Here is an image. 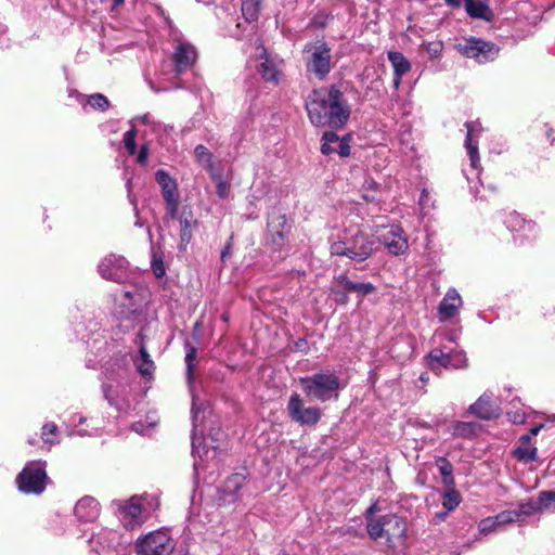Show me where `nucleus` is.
<instances>
[{
	"mask_svg": "<svg viewBox=\"0 0 555 555\" xmlns=\"http://www.w3.org/2000/svg\"><path fill=\"white\" fill-rule=\"evenodd\" d=\"M321 152L324 155L337 153L343 157L350 155V146L345 138L340 139L335 132L327 131L322 137Z\"/></svg>",
	"mask_w": 555,
	"mask_h": 555,
	"instance_id": "f3484780",
	"label": "nucleus"
},
{
	"mask_svg": "<svg viewBox=\"0 0 555 555\" xmlns=\"http://www.w3.org/2000/svg\"><path fill=\"white\" fill-rule=\"evenodd\" d=\"M385 539L389 543L403 541L406 535V524L403 518L396 514L384 515Z\"/></svg>",
	"mask_w": 555,
	"mask_h": 555,
	"instance_id": "dca6fc26",
	"label": "nucleus"
},
{
	"mask_svg": "<svg viewBox=\"0 0 555 555\" xmlns=\"http://www.w3.org/2000/svg\"><path fill=\"white\" fill-rule=\"evenodd\" d=\"M376 249L377 245L374 236L365 231L357 230L354 233L345 231L344 235H331L328 237L331 256L346 257L356 263L370 259Z\"/></svg>",
	"mask_w": 555,
	"mask_h": 555,
	"instance_id": "f03ea898",
	"label": "nucleus"
},
{
	"mask_svg": "<svg viewBox=\"0 0 555 555\" xmlns=\"http://www.w3.org/2000/svg\"><path fill=\"white\" fill-rule=\"evenodd\" d=\"M180 222V241L182 245L190 243L192 238V216L181 215Z\"/></svg>",
	"mask_w": 555,
	"mask_h": 555,
	"instance_id": "f704fd0d",
	"label": "nucleus"
},
{
	"mask_svg": "<svg viewBox=\"0 0 555 555\" xmlns=\"http://www.w3.org/2000/svg\"><path fill=\"white\" fill-rule=\"evenodd\" d=\"M436 466L442 477V482L446 488H452L454 486L453 466L447 457H438L436 460Z\"/></svg>",
	"mask_w": 555,
	"mask_h": 555,
	"instance_id": "a878e982",
	"label": "nucleus"
},
{
	"mask_svg": "<svg viewBox=\"0 0 555 555\" xmlns=\"http://www.w3.org/2000/svg\"><path fill=\"white\" fill-rule=\"evenodd\" d=\"M152 270L156 278H163L166 273V269L163 261L162 253L156 251L154 248L152 249Z\"/></svg>",
	"mask_w": 555,
	"mask_h": 555,
	"instance_id": "58836bf2",
	"label": "nucleus"
},
{
	"mask_svg": "<svg viewBox=\"0 0 555 555\" xmlns=\"http://www.w3.org/2000/svg\"><path fill=\"white\" fill-rule=\"evenodd\" d=\"M88 103L94 108L105 112L109 107L108 99L102 93H94L89 95Z\"/></svg>",
	"mask_w": 555,
	"mask_h": 555,
	"instance_id": "ea45409f",
	"label": "nucleus"
},
{
	"mask_svg": "<svg viewBox=\"0 0 555 555\" xmlns=\"http://www.w3.org/2000/svg\"><path fill=\"white\" fill-rule=\"evenodd\" d=\"M402 76H395L393 78V87L395 89H398L401 83Z\"/></svg>",
	"mask_w": 555,
	"mask_h": 555,
	"instance_id": "69168bd1",
	"label": "nucleus"
},
{
	"mask_svg": "<svg viewBox=\"0 0 555 555\" xmlns=\"http://www.w3.org/2000/svg\"><path fill=\"white\" fill-rule=\"evenodd\" d=\"M462 502L461 493L454 488H447L442 495V506L448 512L454 511Z\"/></svg>",
	"mask_w": 555,
	"mask_h": 555,
	"instance_id": "c756f323",
	"label": "nucleus"
},
{
	"mask_svg": "<svg viewBox=\"0 0 555 555\" xmlns=\"http://www.w3.org/2000/svg\"><path fill=\"white\" fill-rule=\"evenodd\" d=\"M517 512H519L520 517L529 516L535 512H540L538 499L535 501L529 500L527 503L520 504L519 509Z\"/></svg>",
	"mask_w": 555,
	"mask_h": 555,
	"instance_id": "a18cd8bd",
	"label": "nucleus"
},
{
	"mask_svg": "<svg viewBox=\"0 0 555 555\" xmlns=\"http://www.w3.org/2000/svg\"><path fill=\"white\" fill-rule=\"evenodd\" d=\"M109 389H111L109 385H103L104 397H105V399H107L111 402V399H109V396H108Z\"/></svg>",
	"mask_w": 555,
	"mask_h": 555,
	"instance_id": "0e129e2a",
	"label": "nucleus"
},
{
	"mask_svg": "<svg viewBox=\"0 0 555 555\" xmlns=\"http://www.w3.org/2000/svg\"><path fill=\"white\" fill-rule=\"evenodd\" d=\"M230 256H231V244H230V243H228V244L223 247V249H222V251H221V259L224 261V260H225L228 257H230Z\"/></svg>",
	"mask_w": 555,
	"mask_h": 555,
	"instance_id": "bf43d9fd",
	"label": "nucleus"
},
{
	"mask_svg": "<svg viewBox=\"0 0 555 555\" xmlns=\"http://www.w3.org/2000/svg\"><path fill=\"white\" fill-rule=\"evenodd\" d=\"M453 437L473 438L476 435L477 424L474 422H455L451 426Z\"/></svg>",
	"mask_w": 555,
	"mask_h": 555,
	"instance_id": "bb28decb",
	"label": "nucleus"
},
{
	"mask_svg": "<svg viewBox=\"0 0 555 555\" xmlns=\"http://www.w3.org/2000/svg\"><path fill=\"white\" fill-rule=\"evenodd\" d=\"M48 480L44 464L40 462H28L16 476L17 488L25 494H41Z\"/></svg>",
	"mask_w": 555,
	"mask_h": 555,
	"instance_id": "39448f33",
	"label": "nucleus"
},
{
	"mask_svg": "<svg viewBox=\"0 0 555 555\" xmlns=\"http://www.w3.org/2000/svg\"><path fill=\"white\" fill-rule=\"evenodd\" d=\"M142 496H132L129 501L117 500L113 502L116 506L118 518L127 529L139 528L147 518L142 505Z\"/></svg>",
	"mask_w": 555,
	"mask_h": 555,
	"instance_id": "0eeeda50",
	"label": "nucleus"
},
{
	"mask_svg": "<svg viewBox=\"0 0 555 555\" xmlns=\"http://www.w3.org/2000/svg\"><path fill=\"white\" fill-rule=\"evenodd\" d=\"M530 439H531V436L530 434L529 435H525L520 438V441L522 444H528L530 442Z\"/></svg>",
	"mask_w": 555,
	"mask_h": 555,
	"instance_id": "774afa93",
	"label": "nucleus"
},
{
	"mask_svg": "<svg viewBox=\"0 0 555 555\" xmlns=\"http://www.w3.org/2000/svg\"><path fill=\"white\" fill-rule=\"evenodd\" d=\"M230 185L228 182L223 181L222 179H219L216 184V193L219 197L225 198L229 194Z\"/></svg>",
	"mask_w": 555,
	"mask_h": 555,
	"instance_id": "603ef678",
	"label": "nucleus"
},
{
	"mask_svg": "<svg viewBox=\"0 0 555 555\" xmlns=\"http://www.w3.org/2000/svg\"><path fill=\"white\" fill-rule=\"evenodd\" d=\"M504 223L506 224L507 229L512 232L520 231L528 227L529 229H532L535 227L532 222H527L518 212L512 211L509 212Z\"/></svg>",
	"mask_w": 555,
	"mask_h": 555,
	"instance_id": "cd10ccee",
	"label": "nucleus"
},
{
	"mask_svg": "<svg viewBox=\"0 0 555 555\" xmlns=\"http://www.w3.org/2000/svg\"><path fill=\"white\" fill-rule=\"evenodd\" d=\"M378 186H379V184L372 178L365 179V181L363 183V189L365 191H375L378 189Z\"/></svg>",
	"mask_w": 555,
	"mask_h": 555,
	"instance_id": "4d7b16f0",
	"label": "nucleus"
},
{
	"mask_svg": "<svg viewBox=\"0 0 555 555\" xmlns=\"http://www.w3.org/2000/svg\"><path fill=\"white\" fill-rule=\"evenodd\" d=\"M341 86L335 83L309 92L305 107L313 126L340 129L347 124L351 111Z\"/></svg>",
	"mask_w": 555,
	"mask_h": 555,
	"instance_id": "f257e3e1",
	"label": "nucleus"
},
{
	"mask_svg": "<svg viewBox=\"0 0 555 555\" xmlns=\"http://www.w3.org/2000/svg\"><path fill=\"white\" fill-rule=\"evenodd\" d=\"M335 280L347 293L356 292L357 283L350 281L346 274H340Z\"/></svg>",
	"mask_w": 555,
	"mask_h": 555,
	"instance_id": "de8ad7c7",
	"label": "nucleus"
},
{
	"mask_svg": "<svg viewBox=\"0 0 555 555\" xmlns=\"http://www.w3.org/2000/svg\"><path fill=\"white\" fill-rule=\"evenodd\" d=\"M175 542L167 532L157 530L139 539L135 544L138 555H171Z\"/></svg>",
	"mask_w": 555,
	"mask_h": 555,
	"instance_id": "423d86ee",
	"label": "nucleus"
},
{
	"mask_svg": "<svg viewBox=\"0 0 555 555\" xmlns=\"http://www.w3.org/2000/svg\"><path fill=\"white\" fill-rule=\"evenodd\" d=\"M192 423H193V430H192V453L194 455L202 456L201 451L204 450L205 453L207 451L205 448L206 444V438L203 436V431L198 430V408L195 403V398L193 397V404H192Z\"/></svg>",
	"mask_w": 555,
	"mask_h": 555,
	"instance_id": "4be33fe9",
	"label": "nucleus"
},
{
	"mask_svg": "<svg viewBox=\"0 0 555 555\" xmlns=\"http://www.w3.org/2000/svg\"><path fill=\"white\" fill-rule=\"evenodd\" d=\"M479 125L474 121H466L465 127L467 129V134L465 139V147L469 155L470 165L473 168L477 169L479 166V153H478V144L473 141V133L477 130Z\"/></svg>",
	"mask_w": 555,
	"mask_h": 555,
	"instance_id": "5701e85b",
	"label": "nucleus"
},
{
	"mask_svg": "<svg viewBox=\"0 0 555 555\" xmlns=\"http://www.w3.org/2000/svg\"><path fill=\"white\" fill-rule=\"evenodd\" d=\"M469 412L477 417L489 421L500 416V408L492 403L491 396L483 393L469 406Z\"/></svg>",
	"mask_w": 555,
	"mask_h": 555,
	"instance_id": "6ab92c4d",
	"label": "nucleus"
},
{
	"mask_svg": "<svg viewBox=\"0 0 555 555\" xmlns=\"http://www.w3.org/2000/svg\"><path fill=\"white\" fill-rule=\"evenodd\" d=\"M494 517H495L496 524H499L500 528L505 525L513 524L520 518L519 512H517V511H503Z\"/></svg>",
	"mask_w": 555,
	"mask_h": 555,
	"instance_id": "a19ab883",
	"label": "nucleus"
},
{
	"mask_svg": "<svg viewBox=\"0 0 555 555\" xmlns=\"http://www.w3.org/2000/svg\"><path fill=\"white\" fill-rule=\"evenodd\" d=\"M184 350H185V375H186V382L189 386H192L194 384V372L196 366V359H197V348L193 346L189 340H185L184 343Z\"/></svg>",
	"mask_w": 555,
	"mask_h": 555,
	"instance_id": "b1692460",
	"label": "nucleus"
},
{
	"mask_svg": "<svg viewBox=\"0 0 555 555\" xmlns=\"http://www.w3.org/2000/svg\"><path fill=\"white\" fill-rule=\"evenodd\" d=\"M540 511L555 508V491L545 490L538 494Z\"/></svg>",
	"mask_w": 555,
	"mask_h": 555,
	"instance_id": "4c0bfd02",
	"label": "nucleus"
},
{
	"mask_svg": "<svg viewBox=\"0 0 555 555\" xmlns=\"http://www.w3.org/2000/svg\"><path fill=\"white\" fill-rule=\"evenodd\" d=\"M425 49L431 59H436L441 54L443 47L441 42L436 41L427 43Z\"/></svg>",
	"mask_w": 555,
	"mask_h": 555,
	"instance_id": "8fccbe9b",
	"label": "nucleus"
},
{
	"mask_svg": "<svg viewBox=\"0 0 555 555\" xmlns=\"http://www.w3.org/2000/svg\"><path fill=\"white\" fill-rule=\"evenodd\" d=\"M374 509H375V506H374V505H372V506H370V507L367 508V511H366V519H367V520H369V519H373V517H372L371 515L374 513Z\"/></svg>",
	"mask_w": 555,
	"mask_h": 555,
	"instance_id": "338daca9",
	"label": "nucleus"
},
{
	"mask_svg": "<svg viewBox=\"0 0 555 555\" xmlns=\"http://www.w3.org/2000/svg\"><path fill=\"white\" fill-rule=\"evenodd\" d=\"M333 292L338 296L336 300L339 304L346 305L348 302L349 298H348V295H347L346 291H343V292L333 291Z\"/></svg>",
	"mask_w": 555,
	"mask_h": 555,
	"instance_id": "13d9d810",
	"label": "nucleus"
},
{
	"mask_svg": "<svg viewBox=\"0 0 555 555\" xmlns=\"http://www.w3.org/2000/svg\"><path fill=\"white\" fill-rule=\"evenodd\" d=\"M380 241L393 256L403 255L408 248V238L399 225H391L386 233L380 235Z\"/></svg>",
	"mask_w": 555,
	"mask_h": 555,
	"instance_id": "2eb2a0df",
	"label": "nucleus"
},
{
	"mask_svg": "<svg viewBox=\"0 0 555 555\" xmlns=\"http://www.w3.org/2000/svg\"><path fill=\"white\" fill-rule=\"evenodd\" d=\"M461 305L462 299L459 293L453 288L449 289L438 306L440 320L446 321L454 318L457 314Z\"/></svg>",
	"mask_w": 555,
	"mask_h": 555,
	"instance_id": "aec40b11",
	"label": "nucleus"
},
{
	"mask_svg": "<svg viewBox=\"0 0 555 555\" xmlns=\"http://www.w3.org/2000/svg\"><path fill=\"white\" fill-rule=\"evenodd\" d=\"M287 412L291 418L301 426L315 425L322 415L319 408L305 406L304 400L298 393H293L288 400Z\"/></svg>",
	"mask_w": 555,
	"mask_h": 555,
	"instance_id": "9d476101",
	"label": "nucleus"
},
{
	"mask_svg": "<svg viewBox=\"0 0 555 555\" xmlns=\"http://www.w3.org/2000/svg\"><path fill=\"white\" fill-rule=\"evenodd\" d=\"M376 291V287L370 283H357L356 292L360 296H366L373 294Z\"/></svg>",
	"mask_w": 555,
	"mask_h": 555,
	"instance_id": "3c124183",
	"label": "nucleus"
},
{
	"mask_svg": "<svg viewBox=\"0 0 555 555\" xmlns=\"http://www.w3.org/2000/svg\"><path fill=\"white\" fill-rule=\"evenodd\" d=\"M147 157H149V147H147V145L144 144L140 147L137 160L139 164L144 165L147 162Z\"/></svg>",
	"mask_w": 555,
	"mask_h": 555,
	"instance_id": "5fc2aeb1",
	"label": "nucleus"
},
{
	"mask_svg": "<svg viewBox=\"0 0 555 555\" xmlns=\"http://www.w3.org/2000/svg\"><path fill=\"white\" fill-rule=\"evenodd\" d=\"M450 512H448L447 509L444 512H439V513H436L435 514V519L440 522V521H444L446 518L448 517V514Z\"/></svg>",
	"mask_w": 555,
	"mask_h": 555,
	"instance_id": "052dcab7",
	"label": "nucleus"
},
{
	"mask_svg": "<svg viewBox=\"0 0 555 555\" xmlns=\"http://www.w3.org/2000/svg\"><path fill=\"white\" fill-rule=\"evenodd\" d=\"M428 365L431 370L453 369L460 370L467 367V358L464 351L444 352L441 349H433L428 356Z\"/></svg>",
	"mask_w": 555,
	"mask_h": 555,
	"instance_id": "ddd939ff",
	"label": "nucleus"
},
{
	"mask_svg": "<svg viewBox=\"0 0 555 555\" xmlns=\"http://www.w3.org/2000/svg\"><path fill=\"white\" fill-rule=\"evenodd\" d=\"M74 513L81 521H93L100 513L99 503L92 496H83L76 503Z\"/></svg>",
	"mask_w": 555,
	"mask_h": 555,
	"instance_id": "412c9836",
	"label": "nucleus"
},
{
	"mask_svg": "<svg viewBox=\"0 0 555 555\" xmlns=\"http://www.w3.org/2000/svg\"><path fill=\"white\" fill-rule=\"evenodd\" d=\"M128 264L124 256L111 254L100 261L98 272L107 281L122 283L128 279Z\"/></svg>",
	"mask_w": 555,
	"mask_h": 555,
	"instance_id": "f8f14e48",
	"label": "nucleus"
},
{
	"mask_svg": "<svg viewBox=\"0 0 555 555\" xmlns=\"http://www.w3.org/2000/svg\"><path fill=\"white\" fill-rule=\"evenodd\" d=\"M544 427L543 424H540V425H537V426H533L531 429H530V436H537L541 429Z\"/></svg>",
	"mask_w": 555,
	"mask_h": 555,
	"instance_id": "680f3d73",
	"label": "nucleus"
},
{
	"mask_svg": "<svg viewBox=\"0 0 555 555\" xmlns=\"http://www.w3.org/2000/svg\"><path fill=\"white\" fill-rule=\"evenodd\" d=\"M457 50L464 56L475 59L479 63L493 61L500 52L495 43L477 37L465 38L457 44Z\"/></svg>",
	"mask_w": 555,
	"mask_h": 555,
	"instance_id": "6e6552de",
	"label": "nucleus"
},
{
	"mask_svg": "<svg viewBox=\"0 0 555 555\" xmlns=\"http://www.w3.org/2000/svg\"><path fill=\"white\" fill-rule=\"evenodd\" d=\"M118 534L116 531L102 529L99 533L93 534L90 539L91 543H98L105 547H112L114 542L117 540Z\"/></svg>",
	"mask_w": 555,
	"mask_h": 555,
	"instance_id": "7c9ffc66",
	"label": "nucleus"
},
{
	"mask_svg": "<svg viewBox=\"0 0 555 555\" xmlns=\"http://www.w3.org/2000/svg\"><path fill=\"white\" fill-rule=\"evenodd\" d=\"M446 3L453 8H460L461 7V0H444Z\"/></svg>",
	"mask_w": 555,
	"mask_h": 555,
	"instance_id": "e2e57ef3",
	"label": "nucleus"
},
{
	"mask_svg": "<svg viewBox=\"0 0 555 555\" xmlns=\"http://www.w3.org/2000/svg\"><path fill=\"white\" fill-rule=\"evenodd\" d=\"M242 482L243 478L240 475L229 477L224 483V492L234 494L238 489H241Z\"/></svg>",
	"mask_w": 555,
	"mask_h": 555,
	"instance_id": "37998d69",
	"label": "nucleus"
},
{
	"mask_svg": "<svg viewBox=\"0 0 555 555\" xmlns=\"http://www.w3.org/2000/svg\"><path fill=\"white\" fill-rule=\"evenodd\" d=\"M306 70L318 80L324 81L333 68L332 48L322 40L309 41L302 49Z\"/></svg>",
	"mask_w": 555,
	"mask_h": 555,
	"instance_id": "7ed1b4c3",
	"label": "nucleus"
},
{
	"mask_svg": "<svg viewBox=\"0 0 555 555\" xmlns=\"http://www.w3.org/2000/svg\"><path fill=\"white\" fill-rule=\"evenodd\" d=\"M225 434L219 429V428H211L208 434V439H210L212 442H220L224 439Z\"/></svg>",
	"mask_w": 555,
	"mask_h": 555,
	"instance_id": "864d4df0",
	"label": "nucleus"
},
{
	"mask_svg": "<svg viewBox=\"0 0 555 555\" xmlns=\"http://www.w3.org/2000/svg\"><path fill=\"white\" fill-rule=\"evenodd\" d=\"M155 179L162 189V194L166 203V216L173 219L177 217L179 208L178 184L176 180L163 169L155 172Z\"/></svg>",
	"mask_w": 555,
	"mask_h": 555,
	"instance_id": "9b49d317",
	"label": "nucleus"
},
{
	"mask_svg": "<svg viewBox=\"0 0 555 555\" xmlns=\"http://www.w3.org/2000/svg\"><path fill=\"white\" fill-rule=\"evenodd\" d=\"M366 530L373 540L385 538V521L384 516L367 520Z\"/></svg>",
	"mask_w": 555,
	"mask_h": 555,
	"instance_id": "72a5a7b5",
	"label": "nucleus"
},
{
	"mask_svg": "<svg viewBox=\"0 0 555 555\" xmlns=\"http://www.w3.org/2000/svg\"><path fill=\"white\" fill-rule=\"evenodd\" d=\"M262 0H243L242 13L246 21H257L260 13V4Z\"/></svg>",
	"mask_w": 555,
	"mask_h": 555,
	"instance_id": "2f4dec72",
	"label": "nucleus"
},
{
	"mask_svg": "<svg viewBox=\"0 0 555 555\" xmlns=\"http://www.w3.org/2000/svg\"><path fill=\"white\" fill-rule=\"evenodd\" d=\"M300 385L310 400L325 402L338 397L339 379L333 373H317L302 377Z\"/></svg>",
	"mask_w": 555,
	"mask_h": 555,
	"instance_id": "20e7f679",
	"label": "nucleus"
},
{
	"mask_svg": "<svg viewBox=\"0 0 555 555\" xmlns=\"http://www.w3.org/2000/svg\"><path fill=\"white\" fill-rule=\"evenodd\" d=\"M280 65L281 62L268 55L264 51L261 56V62L257 66V70L264 81L278 85L282 75Z\"/></svg>",
	"mask_w": 555,
	"mask_h": 555,
	"instance_id": "a211bd4d",
	"label": "nucleus"
},
{
	"mask_svg": "<svg viewBox=\"0 0 555 555\" xmlns=\"http://www.w3.org/2000/svg\"><path fill=\"white\" fill-rule=\"evenodd\" d=\"M194 155L197 159V162L206 169H212V154L209 152V150L198 144L194 149Z\"/></svg>",
	"mask_w": 555,
	"mask_h": 555,
	"instance_id": "c9c22d12",
	"label": "nucleus"
},
{
	"mask_svg": "<svg viewBox=\"0 0 555 555\" xmlns=\"http://www.w3.org/2000/svg\"><path fill=\"white\" fill-rule=\"evenodd\" d=\"M57 431V426L54 423H47L41 428V438L46 443H54V438L50 436H55Z\"/></svg>",
	"mask_w": 555,
	"mask_h": 555,
	"instance_id": "c03bdc74",
	"label": "nucleus"
},
{
	"mask_svg": "<svg viewBox=\"0 0 555 555\" xmlns=\"http://www.w3.org/2000/svg\"><path fill=\"white\" fill-rule=\"evenodd\" d=\"M197 61V51L194 46L185 41H178L172 53L175 73L181 75L191 69Z\"/></svg>",
	"mask_w": 555,
	"mask_h": 555,
	"instance_id": "4468645a",
	"label": "nucleus"
},
{
	"mask_svg": "<svg viewBox=\"0 0 555 555\" xmlns=\"http://www.w3.org/2000/svg\"><path fill=\"white\" fill-rule=\"evenodd\" d=\"M514 455L518 461L530 463L538 460V450L537 448H527L520 446L515 449Z\"/></svg>",
	"mask_w": 555,
	"mask_h": 555,
	"instance_id": "e433bc0d",
	"label": "nucleus"
},
{
	"mask_svg": "<svg viewBox=\"0 0 555 555\" xmlns=\"http://www.w3.org/2000/svg\"><path fill=\"white\" fill-rule=\"evenodd\" d=\"M499 528L500 527H499V524H496L495 517L485 518L479 524V530L481 533H485V534L493 532V531L498 530Z\"/></svg>",
	"mask_w": 555,
	"mask_h": 555,
	"instance_id": "49530a36",
	"label": "nucleus"
},
{
	"mask_svg": "<svg viewBox=\"0 0 555 555\" xmlns=\"http://www.w3.org/2000/svg\"><path fill=\"white\" fill-rule=\"evenodd\" d=\"M388 60L392 65L395 76H403L411 69L408 59L398 51H389Z\"/></svg>",
	"mask_w": 555,
	"mask_h": 555,
	"instance_id": "393cba45",
	"label": "nucleus"
},
{
	"mask_svg": "<svg viewBox=\"0 0 555 555\" xmlns=\"http://www.w3.org/2000/svg\"><path fill=\"white\" fill-rule=\"evenodd\" d=\"M127 189H128V197H129L130 203L133 206V211H134V215L137 218L134 225L141 228L144 225V222L139 217V208H138L137 199L134 196L131 195V181L130 180L127 182Z\"/></svg>",
	"mask_w": 555,
	"mask_h": 555,
	"instance_id": "09e8293b",
	"label": "nucleus"
},
{
	"mask_svg": "<svg viewBox=\"0 0 555 555\" xmlns=\"http://www.w3.org/2000/svg\"><path fill=\"white\" fill-rule=\"evenodd\" d=\"M292 225L285 214L272 209L268 215L267 240L274 247L281 249L288 243Z\"/></svg>",
	"mask_w": 555,
	"mask_h": 555,
	"instance_id": "1a4fd4ad",
	"label": "nucleus"
},
{
	"mask_svg": "<svg viewBox=\"0 0 555 555\" xmlns=\"http://www.w3.org/2000/svg\"><path fill=\"white\" fill-rule=\"evenodd\" d=\"M465 10L470 17L489 20V17L486 15L489 8L481 1L465 0Z\"/></svg>",
	"mask_w": 555,
	"mask_h": 555,
	"instance_id": "c85d7f7f",
	"label": "nucleus"
},
{
	"mask_svg": "<svg viewBox=\"0 0 555 555\" xmlns=\"http://www.w3.org/2000/svg\"><path fill=\"white\" fill-rule=\"evenodd\" d=\"M507 415L509 416V420L514 423V424H522L525 423V414L524 413H519V412H515V413H511L508 412Z\"/></svg>",
	"mask_w": 555,
	"mask_h": 555,
	"instance_id": "6e6d98bb",
	"label": "nucleus"
},
{
	"mask_svg": "<svg viewBox=\"0 0 555 555\" xmlns=\"http://www.w3.org/2000/svg\"><path fill=\"white\" fill-rule=\"evenodd\" d=\"M135 135L137 131L133 126L124 134L125 147L130 155H133L137 152Z\"/></svg>",
	"mask_w": 555,
	"mask_h": 555,
	"instance_id": "79ce46f5",
	"label": "nucleus"
},
{
	"mask_svg": "<svg viewBox=\"0 0 555 555\" xmlns=\"http://www.w3.org/2000/svg\"><path fill=\"white\" fill-rule=\"evenodd\" d=\"M138 372L142 376L151 375L154 370V362L150 358L147 350L144 346L140 348V359L135 363Z\"/></svg>",
	"mask_w": 555,
	"mask_h": 555,
	"instance_id": "473e14b6",
	"label": "nucleus"
}]
</instances>
